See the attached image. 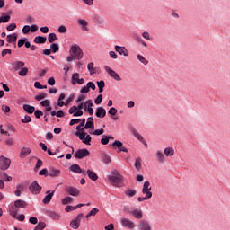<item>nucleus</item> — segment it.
Masks as SVG:
<instances>
[{"label": "nucleus", "mask_w": 230, "mask_h": 230, "mask_svg": "<svg viewBox=\"0 0 230 230\" xmlns=\"http://www.w3.org/2000/svg\"><path fill=\"white\" fill-rule=\"evenodd\" d=\"M131 215L134 217V218H137L138 220H141V218H143V211L138 209L131 211Z\"/></svg>", "instance_id": "obj_28"}, {"label": "nucleus", "mask_w": 230, "mask_h": 230, "mask_svg": "<svg viewBox=\"0 0 230 230\" xmlns=\"http://www.w3.org/2000/svg\"><path fill=\"white\" fill-rule=\"evenodd\" d=\"M10 21V15H5V16H0V24L2 22H8Z\"/></svg>", "instance_id": "obj_54"}, {"label": "nucleus", "mask_w": 230, "mask_h": 230, "mask_svg": "<svg viewBox=\"0 0 230 230\" xmlns=\"http://www.w3.org/2000/svg\"><path fill=\"white\" fill-rule=\"evenodd\" d=\"M109 136L103 135V137L101 139L102 145H109Z\"/></svg>", "instance_id": "obj_56"}, {"label": "nucleus", "mask_w": 230, "mask_h": 230, "mask_svg": "<svg viewBox=\"0 0 230 230\" xmlns=\"http://www.w3.org/2000/svg\"><path fill=\"white\" fill-rule=\"evenodd\" d=\"M70 53L74 55L75 60H82V58H84V52L78 45H73L70 49Z\"/></svg>", "instance_id": "obj_2"}, {"label": "nucleus", "mask_w": 230, "mask_h": 230, "mask_svg": "<svg viewBox=\"0 0 230 230\" xmlns=\"http://www.w3.org/2000/svg\"><path fill=\"white\" fill-rule=\"evenodd\" d=\"M80 78V74L78 73H74L72 75V84L73 85H75V84H78L79 85H83V84H85V80L84 78L78 79Z\"/></svg>", "instance_id": "obj_14"}, {"label": "nucleus", "mask_w": 230, "mask_h": 230, "mask_svg": "<svg viewBox=\"0 0 230 230\" xmlns=\"http://www.w3.org/2000/svg\"><path fill=\"white\" fill-rule=\"evenodd\" d=\"M11 164L12 160L10 158H6L4 155L0 156V170H8Z\"/></svg>", "instance_id": "obj_5"}, {"label": "nucleus", "mask_w": 230, "mask_h": 230, "mask_svg": "<svg viewBox=\"0 0 230 230\" xmlns=\"http://www.w3.org/2000/svg\"><path fill=\"white\" fill-rule=\"evenodd\" d=\"M29 190L34 195H39L40 191H42V187L39 185L37 181H35L31 184V186L29 187Z\"/></svg>", "instance_id": "obj_8"}, {"label": "nucleus", "mask_w": 230, "mask_h": 230, "mask_svg": "<svg viewBox=\"0 0 230 230\" xmlns=\"http://www.w3.org/2000/svg\"><path fill=\"white\" fill-rule=\"evenodd\" d=\"M84 125H85V119H83L80 124L76 127V130H78L77 132H80V130H82V127H84Z\"/></svg>", "instance_id": "obj_61"}, {"label": "nucleus", "mask_w": 230, "mask_h": 230, "mask_svg": "<svg viewBox=\"0 0 230 230\" xmlns=\"http://www.w3.org/2000/svg\"><path fill=\"white\" fill-rule=\"evenodd\" d=\"M15 28H17V24L11 23L10 25H8L6 27V30H7V31H13V30H15Z\"/></svg>", "instance_id": "obj_60"}, {"label": "nucleus", "mask_w": 230, "mask_h": 230, "mask_svg": "<svg viewBox=\"0 0 230 230\" xmlns=\"http://www.w3.org/2000/svg\"><path fill=\"white\" fill-rule=\"evenodd\" d=\"M31 122V117L26 115L24 119H22V123H30Z\"/></svg>", "instance_id": "obj_64"}, {"label": "nucleus", "mask_w": 230, "mask_h": 230, "mask_svg": "<svg viewBox=\"0 0 230 230\" xmlns=\"http://www.w3.org/2000/svg\"><path fill=\"white\" fill-rule=\"evenodd\" d=\"M24 190V186H22V185H17V187H16V190H15V195H16V197H21V191H22Z\"/></svg>", "instance_id": "obj_43"}, {"label": "nucleus", "mask_w": 230, "mask_h": 230, "mask_svg": "<svg viewBox=\"0 0 230 230\" xmlns=\"http://www.w3.org/2000/svg\"><path fill=\"white\" fill-rule=\"evenodd\" d=\"M111 146H113V148H118L119 150V152H128V149H127V147L123 146V142L119 141V140H115Z\"/></svg>", "instance_id": "obj_13"}, {"label": "nucleus", "mask_w": 230, "mask_h": 230, "mask_svg": "<svg viewBox=\"0 0 230 230\" xmlns=\"http://www.w3.org/2000/svg\"><path fill=\"white\" fill-rule=\"evenodd\" d=\"M87 69L88 71H90V75L91 76H93V75H94V71H93L94 69V63L91 62L87 65Z\"/></svg>", "instance_id": "obj_49"}, {"label": "nucleus", "mask_w": 230, "mask_h": 230, "mask_svg": "<svg viewBox=\"0 0 230 230\" xmlns=\"http://www.w3.org/2000/svg\"><path fill=\"white\" fill-rule=\"evenodd\" d=\"M60 49V48L58 47V43H52L50 45V51H52V53H57V51H58Z\"/></svg>", "instance_id": "obj_45"}, {"label": "nucleus", "mask_w": 230, "mask_h": 230, "mask_svg": "<svg viewBox=\"0 0 230 230\" xmlns=\"http://www.w3.org/2000/svg\"><path fill=\"white\" fill-rule=\"evenodd\" d=\"M108 114H110L111 116H116V114H118V110L114 107L110 108Z\"/></svg>", "instance_id": "obj_57"}, {"label": "nucleus", "mask_w": 230, "mask_h": 230, "mask_svg": "<svg viewBox=\"0 0 230 230\" xmlns=\"http://www.w3.org/2000/svg\"><path fill=\"white\" fill-rule=\"evenodd\" d=\"M131 132L133 136H135L138 139V141H140V143H143V145H145L146 148H148V144H146V141H145L143 136H141V134H139V132H137L136 128H133Z\"/></svg>", "instance_id": "obj_16"}, {"label": "nucleus", "mask_w": 230, "mask_h": 230, "mask_svg": "<svg viewBox=\"0 0 230 230\" xmlns=\"http://www.w3.org/2000/svg\"><path fill=\"white\" fill-rule=\"evenodd\" d=\"M14 208L16 209H24V208H28V203L22 199H18L14 202Z\"/></svg>", "instance_id": "obj_18"}, {"label": "nucleus", "mask_w": 230, "mask_h": 230, "mask_svg": "<svg viewBox=\"0 0 230 230\" xmlns=\"http://www.w3.org/2000/svg\"><path fill=\"white\" fill-rule=\"evenodd\" d=\"M64 98H66V94L61 93V94L59 95L58 100V107H64V105H66V102H64V101H62V100H64Z\"/></svg>", "instance_id": "obj_38"}, {"label": "nucleus", "mask_w": 230, "mask_h": 230, "mask_svg": "<svg viewBox=\"0 0 230 230\" xmlns=\"http://www.w3.org/2000/svg\"><path fill=\"white\" fill-rule=\"evenodd\" d=\"M108 181L112 184V186H115L116 188H123L125 184L123 183V181H125V178L121 173H119V171L114 169L111 172V175L108 176Z\"/></svg>", "instance_id": "obj_1"}, {"label": "nucleus", "mask_w": 230, "mask_h": 230, "mask_svg": "<svg viewBox=\"0 0 230 230\" xmlns=\"http://www.w3.org/2000/svg\"><path fill=\"white\" fill-rule=\"evenodd\" d=\"M120 224L123 227H128V229H134V227H136V224H134V222L125 217L120 219Z\"/></svg>", "instance_id": "obj_12"}, {"label": "nucleus", "mask_w": 230, "mask_h": 230, "mask_svg": "<svg viewBox=\"0 0 230 230\" xmlns=\"http://www.w3.org/2000/svg\"><path fill=\"white\" fill-rule=\"evenodd\" d=\"M46 229V223L40 222L35 227L34 230H44Z\"/></svg>", "instance_id": "obj_44"}, {"label": "nucleus", "mask_w": 230, "mask_h": 230, "mask_svg": "<svg viewBox=\"0 0 230 230\" xmlns=\"http://www.w3.org/2000/svg\"><path fill=\"white\" fill-rule=\"evenodd\" d=\"M88 107H94V103H93L91 99L87 100L85 102H83L84 111H87Z\"/></svg>", "instance_id": "obj_36"}, {"label": "nucleus", "mask_w": 230, "mask_h": 230, "mask_svg": "<svg viewBox=\"0 0 230 230\" xmlns=\"http://www.w3.org/2000/svg\"><path fill=\"white\" fill-rule=\"evenodd\" d=\"M73 203V198L72 197H66L62 199V204L64 206L67 205V204H72Z\"/></svg>", "instance_id": "obj_39"}, {"label": "nucleus", "mask_w": 230, "mask_h": 230, "mask_svg": "<svg viewBox=\"0 0 230 230\" xmlns=\"http://www.w3.org/2000/svg\"><path fill=\"white\" fill-rule=\"evenodd\" d=\"M164 154V155H166V157H172L175 154V149H173L172 147H166Z\"/></svg>", "instance_id": "obj_34"}, {"label": "nucleus", "mask_w": 230, "mask_h": 230, "mask_svg": "<svg viewBox=\"0 0 230 230\" xmlns=\"http://www.w3.org/2000/svg\"><path fill=\"white\" fill-rule=\"evenodd\" d=\"M89 128H94V119H93L92 117L88 118L85 126L82 128V131L85 129L87 130Z\"/></svg>", "instance_id": "obj_24"}, {"label": "nucleus", "mask_w": 230, "mask_h": 230, "mask_svg": "<svg viewBox=\"0 0 230 230\" xmlns=\"http://www.w3.org/2000/svg\"><path fill=\"white\" fill-rule=\"evenodd\" d=\"M18 75L20 76H26V75H28V67H22L21 68V70L19 71Z\"/></svg>", "instance_id": "obj_50"}, {"label": "nucleus", "mask_w": 230, "mask_h": 230, "mask_svg": "<svg viewBox=\"0 0 230 230\" xmlns=\"http://www.w3.org/2000/svg\"><path fill=\"white\" fill-rule=\"evenodd\" d=\"M76 210V207L75 206H66L65 208V211H66V213H70V211H75Z\"/></svg>", "instance_id": "obj_59"}, {"label": "nucleus", "mask_w": 230, "mask_h": 230, "mask_svg": "<svg viewBox=\"0 0 230 230\" xmlns=\"http://www.w3.org/2000/svg\"><path fill=\"white\" fill-rule=\"evenodd\" d=\"M143 195H146L152 199V186H150V181H145L142 188Z\"/></svg>", "instance_id": "obj_7"}, {"label": "nucleus", "mask_w": 230, "mask_h": 230, "mask_svg": "<svg viewBox=\"0 0 230 230\" xmlns=\"http://www.w3.org/2000/svg\"><path fill=\"white\" fill-rule=\"evenodd\" d=\"M95 114L97 118H103L107 115V111L103 107H98Z\"/></svg>", "instance_id": "obj_27"}, {"label": "nucleus", "mask_w": 230, "mask_h": 230, "mask_svg": "<svg viewBox=\"0 0 230 230\" xmlns=\"http://www.w3.org/2000/svg\"><path fill=\"white\" fill-rule=\"evenodd\" d=\"M136 193H137L136 190H128L125 191V195L127 197H134Z\"/></svg>", "instance_id": "obj_51"}, {"label": "nucleus", "mask_w": 230, "mask_h": 230, "mask_svg": "<svg viewBox=\"0 0 230 230\" xmlns=\"http://www.w3.org/2000/svg\"><path fill=\"white\" fill-rule=\"evenodd\" d=\"M139 230H153L152 224L146 219H142L138 223Z\"/></svg>", "instance_id": "obj_9"}, {"label": "nucleus", "mask_w": 230, "mask_h": 230, "mask_svg": "<svg viewBox=\"0 0 230 230\" xmlns=\"http://www.w3.org/2000/svg\"><path fill=\"white\" fill-rule=\"evenodd\" d=\"M77 111H78V107H76V106H72V107L68 110V113L75 115Z\"/></svg>", "instance_id": "obj_62"}, {"label": "nucleus", "mask_w": 230, "mask_h": 230, "mask_svg": "<svg viewBox=\"0 0 230 230\" xmlns=\"http://www.w3.org/2000/svg\"><path fill=\"white\" fill-rule=\"evenodd\" d=\"M69 170L70 172H74V173H83V175H86V171L82 170V168L78 164H72L69 167Z\"/></svg>", "instance_id": "obj_15"}, {"label": "nucleus", "mask_w": 230, "mask_h": 230, "mask_svg": "<svg viewBox=\"0 0 230 230\" xmlns=\"http://www.w3.org/2000/svg\"><path fill=\"white\" fill-rule=\"evenodd\" d=\"M1 178L4 181H6L7 182L12 181V176H8V174L6 172H4L1 173Z\"/></svg>", "instance_id": "obj_47"}, {"label": "nucleus", "mask_w": 230, "mask_h": 230, "mask_svg": "<svg viewBox=\"0 0 230 230\" xmlns=\"http://www.w3.org/2000/svg\"><path fill=\"white\" fill-rule=\"evenodd\" d=\"M48 40L50 44H53L55 40H58V38L57 37V34L49 33L48 36Z\"/></svg>", "instance_id": "obj_37"}, {"label": "nucleus", "mask_w": 230, "mask_h": 230, "mask_svg": "<svg viewBox=\"0 0 230 230\" xmlns=\"http://www.w3.org/2000/svg\"><path fill=\"white\" fill-rule=\"evenodd\" d=\"M86 174L88 175L89 179H91V181H98V174H96V172L93 171L87 170Z\"/></svg>", "instance_id": "obj_30"}, {"label": "nucleus", "mask_w": 230, "mask_h": 230, "mask_svg": "<svg viewBox=\"0 0 230 230\" xmlns=\"http://www.w3.org/2000/svg\"><path fill=\"white\" fill-rule=\"evenodd\" d=\"M115 51H117V53H119V55H124V57H128V50H127V48L125 47H120L116 45Z\"/></svg>", "instance_id": "obj_21"}, {"label": "nucleus", "mask_w": 230, "mask_h": 230, "mask_svg": "<svg viewBox=\"0 0 230 230\" xmlns=\"http://www.w3.org/2000/svg\"><path fill=\"white\" fill-rule=\"evenodd\" d=\"M7 42L9 44H13V46H16L17 44V33L9 34L6 37Z\"/></svg>", "instance_id": "obj_20"}, {"label": "nucleus", "mask_w": 230, "mask_h": 230, "mask_svg": "<svg viewBox=\"0 0 230 230\" xmlns=\"http://www.w3.org/2000/svg\"><path fill=\"white\" fill-rule=\"evenodd\" d=\"M102 100H103V95L99 94V95L97 96V98L94 100V103H95L96 105H100V103H102Z\"/></svg>", "instance_id": "obj_58"}, {"label": "nucleus", "mask_w": 230, "mask_h": 230, "mask_svg": "<svg viewBox=\"0 0 230 230\" xmlns=\"http://www.w3.org/2000/svg\"><path fill=\"white\" fill-rule=\"evenodd\" d=\"M102 160L103 161V163H105V164H110V163H112V159H111V155H109L106 153H102L101 155Z\"/></svg>", "instance_id": "obj_29"}, {"label": "nucleus", "mask_w": 230, "mask_h": 230, "mask_svg": "<svg viewBox=\"0 0 230 230\" xmlns=\"http://www.w3.org/2000/svg\"><path fill=\"white\" fill-rule=\"evenodd\" d=\"M40 105L41 107H49V105H51V102H49V100H44L40 102Z\"/></svg>", "instance_id": "obj_53"}, {"label": "nucleus", "mask_w": 230, "mask_h": 230, "mask_svg": "<svg viewBox=\"0 0 230 230\" xmlns=\"http://www.w3.org/2000/svg\"><path fill=\"white\" fill-rule=\"evenodd\" d=\"M29 154H31V149L29 147H22L21 149L20 157L24 159V157H28Z\"/></svg>", "instance_id": "obj_25"}, {"label": "nucleus", "mask_w": 230, "mask_h": 230, "mask_svg": "<svg viewBox=\"0 0 230 230\" xmlns=\"http://www.w3.org/2000/svg\"><path fill=\"white\" fill-rule=\"evenodd\" d=\"M46 40H48V38L43 36H37L34 38V42L36 44H46Z\"/></svg>", "instance_id": "obj_33"}, {"label": "nucleus", "mask_w": 230, "mask_h": 230, "mask_svg": "<svg viewBox=\"0 0 230 230\" xmlns=\"http://www.w3.org/2000/svg\"><path fill=\"white\" fill-rule=\"evenodd\" d=\"M156 159L158 163H166V157H164V155L161 151L156 152Z\"/></svg>", "instance_id": "obj_32"}, {"label": "nucleus", "mask_w": 230, "mask_h": 230, "mask_svg": "<svg viewBox=\"0 0 230 230\" xmlns=\"http://www.w3.org/2000/svg\"><path fill=\"white\" fill-rule=\"evenodd\" d=\"M66 192L68 195H71L72 197H78V195H80V190H78L76 187H73V186H66Z\"/></svg>", "instance_id": "obj_11"}, {"label": "nucleus", "mask_w": 230, "mask_h": 230, "mask_svg": "<svg viewBox=\"0 0 230 230\" xmlns=\"http://www.w3.org/2000/svg\"><path fill=\"white\" fill-rule=\"evenodd\" d=\"M58 33H67V28L66 25H61L58 29Z\"/></svg>", "instance_id": "obj_55"}, {"label": "nucleus", "mask_w": 230, "mask_h": 230, "mask_svg": "<svg viewBox=\"0 0 230 230\" xmlns=\"http://www.w3.org/2000/svg\"><path fill=\"white\" fill-rule=\"evenodd\" d=\"M105 130L103 128L96 129L93 131V136H102Z\"/></svg>", "instance_id": "obj_63"}, {"label": "nucleus", "mask_w": 230, "mask_h": 230, "mask_svg": "<svg viewBox=\"0 0 230 230\" xmlns=\"http://www.w3.org/2000/svg\"><path fill=\"white\" fill-rule=\"evenodd\" d=\"M34 115L35 118H37V119H40L41 116H44V112H42V111L40 110H36L34 111Z\"/></svg>", "instance_id": "obj_52"}, {"label": "nucleus", "mask_w": 230, "mask_h": 230, "mask_svg": "<svg viewBox=\"0 0 230 230\" xmlns=\"http://www.w3.org/2000/svg\"><path fill=\"white\" fill-rule=\"evenodd\" d=\"M10 213H11V215H12V217H13V218H17V214L19 213V209H17V208H10Z\"/></svg>", "instance_id": "obj_48"}, {"label": "nucleus", "mask_w": 230, "mask_h": 230, "mask_svg": "<svg viewBox=\"0 0 230 230\" xmlns=\"http://www.w3.org/2000/svg\"><path fill=\"white\" fill-rule=\"evenodd\" d=\"M53 195H55V190H47L46 196L42 200L43 204H49L53 199Z\"/></svg>", "instance_id": "obj_17"}, {"label": "nucleus", "mask_w": 230, "mask_h": 230, "mask_svg": "<svg viewBox=\"0 0 230 230\" xmlns=\"http://www.w3.org/2000/svg\"><path fill=\"white\" fill-rule=\"evenodd\" d=\"M141 163H142L141 157L136 158V161H135L136 170H141Z\"/></svg>", "instance_id": "obj_41"}, {"label": "nucleus", "mask_w": 230, "mask_h": 230, "mask_svg": "<svg viewBox=\"0 0 230 230\" xmlns=\"http://www.w3.org/2000/svg\"><path fill=\"white\" fill-rule=\"evenodd\" d=\"M91 153L87 149H79L78 151L75 152L74 155V157L75 159H84V157H89Z\"/></svg>", "instance_id": "obj_10"}, {"label": "nucleus", "mask_w": 230, "mask_h": 230, "mask_svg": "<svg viewBox=\"0 0 230 230\" xmlns=\"http://www.w3.org/2000/svg\"><path fill=\"white\" fill-rule=\"evenodd\" d=\"M82 218H84V214L83 213L78 214L77 217L72 219V221L70 222V227L75 230L78 229L80 227Z\"/></svg>", "instance_id": "obj_4"}, {"label": "nucleus", "mask_w": 230, "mask_h": 230, "mask_svg": "<svg viewBox=\"0 0 230 230\" xmlns=\"http://www.w3.org/2000/svg\"><path fill=\"white\" fill-rule=\"evenodd\" d=\"M23 111L27 112L28 114H33L35 112V106H31L29 104L23 105Z\"/></svg>", "instance_id": "obj_31"}, {"label": "nucleus", "mask_w": 230, "mask_h": 230, "mask_svg": "<svg viewBox=\"0 0 230 230\" xmlns=\"http://www.w3.org/2000/svg\"><path fill=\"white\" fill-rule=\"evenodd\" d=\"M47 97H48V93H40V94H38V95L35 96V100H36L37 102H40V100H44V98H47Z\"/></svg>", "instance_id": "obj_40"}, {"label": "nucleus", "mask_w": 230, "mask_h": 230, "mask_svg": "<svg viewBox=\"0 0 230 230\" xmlns=\"http://www.w3.org/2000/svg\"><path fill=\"white\" fill-rule=\"evenodd\" d=\"M47 215H48V217L52 218V220H60V214H58L55 211L49 210V211H47Z\"/></svg>", "instance_id": "obj_26"}, {"label": "nucleus", "mask_w": 230, "mask_h": 230, "mask_svg": "<svg viewBox=\"0 0 230 230\" xmlns=\"http://www.w3.org/2000/svg\"><path fill=\"white\" fill-rule=\"evenodd\" d=\"M78 25L81 26L82 31H89V22L84 19L78 20Z\"/></svg>", "instance_id": "obj_22"}, {"label": "nucleus", "mask_w": 230, "mask_h": 230, "mask_svg": "<svg viewBox=\"0 0 230 230\" xmlns=\"http://www.w3.org/2000/svg\"><path fill=\"white\" fill-rule=\"evenodd\" d=\"M137 60H139V62H141V64H144V66H146V64H148V60H146V58H145V57L141 56V55H137Z\"/></svg>", "instance_id": "obj_42"}, {"label": "nucleus", "mask_w": 230, "mask_h": 230, "mask_svg": "<svg viewBox=\"0 0 230 230\" xmlns=\"http://www.w3.org/2000/svg\"><path fill=\"white\" fill-rule=\"evenodd\" d=\"M104 69H105L106 73H108V75H110V76L111 78H113V80H116V82H121V76H119V75H118V73H116V71L112 70L108 66H105Z\"/></svg>", "instance_id": "obj_6"}, {"label": "nucleus", "mask_w": 230, "mask_h": 230, "mask_svg": "<svg viewBox=\"0 0 230 230\" xmlns=\"http://www.w3.org/2000/svg\"><path fill=\"white\" fill-rule=\"evenodd\" d=\"M134 40H136V42L142 44V46H144V48H148V44H146V42H145V40L141 38V36L134 35Z\"/></svg>", "instance_id": "obj_35"}, {"label": "nucleus", "mask_w": 230, "mask_h": 230, "mask_svg": "<svg viewBox=\"0 0 230 230\" xmlns=\"http://www.w3.org/2000/svg\"><path fill=\"white\" fill-rule=\"evenodd\" d=\"M97 87L99 88V93H103V88L105 87V82L104 81L97 82Z\"/></svg>", "instance_id": "obj_46"}, {"label": "nucleus", "mask_w": 230, "mask_h": 230, "mask_svg": "<svg viewBox=\"0 0 230 230\" xmlns=\"http://www.w3.org/2000/svg\"><path fill=\"white\" fill-rule=\"evenodd\" d=\"M75 136H77V137H79V139L83 141L84 145H91L93 138L91 137V135H87L85 131H76Z\"/></svg>", "instance_id": "obj_3"}, {"label": "nucleus", "mask_w": 230, "mask_h": 230, "mask_svg": "<svg viewBox=\"0 0 230 230\" xmlns=\"http://www.w3.org/2000/svg\"><path fill=\"white\" fill-rule=\"evenodd\" d=\"M60 170L55 168V167H50L49 169V177H60Z\"/></svg>", "instance_id": "obj_23"}, {"label": "nucleus", "mask_w": 230, "mask_h": 230, "mask_svg": "<svg viewBox=\"0 0 230 230\" xmlns=\"http://www.w3.org/2000/svg\"><path fill=\"white\" fill-rule=\"evenodd\" d=\"M26 64L22 61H14L12 63L13 71H19L24 67Z\"/></svg>", "instance_id": "obj_19"}]
</instances>
